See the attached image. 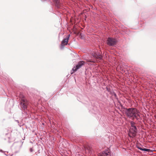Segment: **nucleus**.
Masks as SVG:
<instances>
[{
  "label": "nucleus",
  "instance_id": "13",
  "mask_svg": "<svg viewBox=\"0 0 156 156\" xmlns=\"http://www.w3.org/2000/svg\"><path fill=\"white\" fill-rule=\"evenodd\" d=\"M16 121H17L18 122H19L18 120H17Z\"/></svg>",
  "mask_w": 156,
  "mask_h": 156
},
{
  "label": "nucleus",
  "instance_id": "9",
  "mask_svg": "<svg viewBox=\"0 0 156 156\" xmlns=\"http://www.w3.org/2000/svg\"><path fill=\"white\" fill-rule=\"evenodd\" d=\"M137 148L138 149L141 150L142 151H144L148 152V151H150V150L149 149H147V148H142V147H137Z\"/></svg>",
  "mask_w": 156,
  "mask_h": 156
},
{
  "label": "nucleus",
  "instance_id": "1",
  "mask_svg": "<svg viewBox=\"0 0 156 156\" xmlns=\"http://www.w3.org/2000/svg\"><path fill=\"white\" fill-rule=\"evenodd\" d=\"M126 113L129 117H137L140 116L139 111L135 108H129L126 109Z\"/></svg>",
  "mask_w": 156,
  "mask_h": 156
},
{
  "label": "nucleus",
  "instance_id": "4",
  "mask_svg": "<svg viewBox=\"0 0 156 156\" xmlns=\"http://www.w3.org/2000/svg\"><path fill=\"white\" fill-rule=\"evenodd\" d=\"M85 62L83 61H80L78 64L76 65V67H74L72 69L73 72L71 73H73L74 71H76L77 69L81 67L82 66L84 65Z\"/></svg>",
  "mask_w": 156,
  "mask_h": 156
},
{
  "label": "nucleus",
  "instance_id": "15",
  "mask_svg": "<svg viewBox=\"0 0 156 156\" xmlns=\"http://www.w3.org/2000/svg\"><path fill=\"white\" fill-rule=\"evenodd\" d=\"M21 96H22V95H20V97H21Z\"/></svg>",
  "mask_w": 156,
  "mask_h": 156
},
{
  "label": "nucleus",
  "instance_id": "6",
  "mask_svg": "<svg viewBox=\"0 0 156 156\" xmlns=\"http://www.w3.org/2000/svg\"><path fill=\"white\" fill-rule=\"evenodd\" d=\"M70 35H69L68 36L65 38L62 41L61 43V46L63 48L65 45H66L68 44V41Z\"/></svg>",
  "mask_w": 156,
  "mask_h": 156
},
{
  "label": "nucleus",
  "instance_id": "10",
  "mask_svg": "<svg viewBox=\"0 0 156 156\" xmlns=\"http://www.w3.org/2000/svg\"><path fill=\"white\" fill-rule=\"evenodd\" d=\"M109 152L107 151L103 152L100 156H108Z\"/></svg>",
  "mask_w": 156,
  "mask_h": 156
},
{
  "label": "nucleus",
  "instance_id": "8",
  "mask_svg": "<svg viewBox=\"0 0 156 156\" xmlns=\"http://www.w3.org/2000/svg\"><path fill=\"white\" fill-rule=\"evenodd\" d=\"M53 1L55 3L56 6L58 8H60L59 0H53Z\"/></svg>",
  "mask_w": 156,
  "mask_h": 156
},
{
  "label": "nucleus",
  "instance_id": "12",
  "mask_svg": "<svg viewBox=\"0 0 156 156\" xmlns=\"http://www.w3.org/2000/svg\"><path fill=\"white\" fill-rule=\"evenodd\" d=\"M30 152H32L33 151V150L32 148H30Z\"/></svg>",
  "mask_w": 156,
  "mask_h": 156
},
{
  "label": "nucleus",
  "instance_id": "11",
  "mask_svg": "<svg viewBox=\"0 0 156 156\" xmlns=\"http://www.w3.org/2000/svg\"><path fill=\"white\" fill-rule=\"evenodd\" d=\"M131 123V127H133V126H135V123L133 122V121H131L130 122Z\"/></svg>",
  "mask_w": 156,
  "mask_h": 156
},
{
  "label": "nucleus",
  "instance_id": "2",
  "mask_svg": "<svg viewBox=\"0 0 156 156\" xmlns=\"http://www.w3.org/2000/svg\"><path fill=\"white\" fill-rule=\"evenodd\" d=\"M27 105L28 102L27 100L24 96H23L21 98L20 106L21 108L23 109V110H24V112H26V111L25 110L27 108ZM25 114H27V113H25Z\"/></svg>",
  "mask_w": 156,
  "mask_h": 156
},
{
  "label": "nucleus",
  "instance_id": "16",
  "mask_svg": "<svg viewBox=\"0 0 156 156\" xmlns=\"http://www.w3.org/2000/svg\"><path fill=\"white\" fill-rule=\"evenodd\" d=\"M89 153H90V151H89Z\"/></svg>",
  "mask_w": 156,
  "mask_h": 156
},
{
  "label": "nucleus",
  "instance_id": "3",
  "mask_svg": "<svg viewBox=\"0 0 156 156\" xmlns=\"http://www.w3.org/2000/svg\"><path fill=\"white\" fill-rule=\"evenodd\" d=\"M116 40L115 38L108 37L107 39V44L109 46H114L116 44Z\"/></svg>",
  "mask_w": 156,
  "mask_h": 156
},
{
  "label": "nucleus",
  "instance_id": "7",
  "mask_svg": "<svg viewBox=\"0 0 156 156\" xmlns=\"http://www.w3.org/2000/svg\"><path fill=\"white\" fill-rule=\"evenodd\" d=\"M92 55L94 57L97 58L99 59L102 58V56L100 52H97L94 53V54L93 53Z\"/></svg>",
  "mask_w": 156,
  "mask_h": 156
},
{
  "label": "nucleus",
  "instance_id": "14",
  "mask_svg": "<svg viewBox=\"0 0 156 156\" xmlns=\"http://www.w3.org/2000/svg\"><path fill=\"white\" fill-rule=\"evenodd\" d=\"M2 150H1V152H2Z\"/></svg>",
  "mask_w": 156,
  "mask_h": 156
},
{
  "label": "nucleus",
  "instance_id": "5",
  "mask_svg": "<svg viewBox=\"0 0 156 156\" xmlns=\"http://www.w3.org/2000/svg\"><path fill=\"white\" fill-rule=\"evenodd\" d=\"M137 130V129L136 126L130 127V132L132 133L133 136L135 137L136 136Z\"/></svg>",
  "mask_w": 156,
  "mask_h": 156
}]
</instances>
